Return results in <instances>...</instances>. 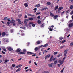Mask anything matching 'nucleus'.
I'll return each mask as SVG.
<instances>
[{"mask_svg": "<svg viewBox=\"0 0 73 73\" xmlns=\"http://www.w3.org/2000/svg\"><path fill=\"white\" fill-rule=\"evenodd\" d=\"M24 6L26 7H27L28 6V5L27 4V3H25L24 4Z\"/></svg>", "mask_w": 73, "mask_h": 73, "instance_id": "19", "label": "nucleus"}, {"mask_svg": "<svg viewBox=\"0 0 73 73\" xmlns=\"http://www.w3.org/2000/svg\"><path fill=\"white\" fill-rule=\"evenodd\" d=\"M65 47V46L64 45L61 46L60 47V49H61L62 48H64V47Z\"/></svg>", "mask_w": 73, "mask_h": 73, "instance_id": "22", "label": "nucleus"}, {"mask_svg": "<svg viewBox=\"0 0 73 73\" xmlns=\"http://www.w3.org/2000/svg\"><path fill=\"white\" fill-rule=\"evenodd\" d=\"M15 23V21L13 20H12L11 21V23Z\"/></svg>", "mask_w": 73, "mask_h": 73, "instance_id": "39", "label": "nucleus"}, {"mask_svg": "<svg viewBox=\"0 0 73 73\" xmlns=\"http://www.w3.org/2000/svg\"><path fill=\"white\" fill-rule=\"evenodd\" d=\"M19 66L18 65L16 67V68H19Z\"/></svg>", "mask_w": 73, "mask_h": 73, "instance_id": "59", "label": "nucleus"}, {"mask_svg": "<svg viewBox=\"0 0 73 73\" xmlns=\"http://www.w3.org/2000/svg\"><path fill=\"white\" fill-rule=\"evenodd\" d=\"M59 40H62V39H63V38L61 37L59 38Z\"/></svg>", "mask_w": 73, "mask_h": 73, "instance_id": "40", "label": "nucleus"}, {"mask_svg": "<svg viewBox=\"0 0 73 73\" xmlns=\"http://www.w3.org/2000/svg\"><path fill=\"white\" fill-rule=\"evenodd\" d=\"M71 15H72L73 14V11H72L70 13Z\"/></svg>", "mask_w": 73, "mask_h": 73, "instance_id": "58", "label": "nucleus"}, {"mask_svg": "<svg viewBox=\"0 0 73 73\" xmlns=\"http://www.w3.org/2000/svg\"><path fill=\"white\" fill-rule=\"evenodd\" d=\"M8 19H9L8 18L5 17L4 18V19H3V20L5 21V20H8Z\"/></svg>", "mask_w": 73, "mask_h": 73, "instance_id": "23", "label": "nucleus"}, {"mask_svg": "<svg viewBox=\"0 0 73 73\" xmlns=\"http://www.w3.org/2000/svg\"><path fill=\"white\" fill-rule=\"evenodd\" d=\"M50 14L51 17H53V16H54V15L53 14V13H52L50 12Z\"/></svg>", "mask_w": 73, "mask_h": 73, "instance_id": "16", "label": "nucleus"}, {"mask_svg": "<svg viewBox=\"0 0 73 73\" xmlns=\"http://www.w3.org/2000/svg\"><path fill=\"white\" fill-rule=\"evenodd\" d=\"M32 26H33V27H35V25H36V24H33H33H32Z\"/></svg>", "mask_w": 73, "mask_h": 73, "instance_id": "42", "label": "nucleus"}, {"mask_svg": "<svg viewBox=\"0 0 73 73\" xmlns=\"http://www.w3.org/2000/svg\"><path fill=\"white\" fill-rule=\"evenodd\" d=\"M65 42V41L64 40L63 41H62L61 43H62V44H63V43H64Z\"/></svg>", "mask_w": 73, "mask_h": 73, "instance_id": "53", "label": "nucleus"}, {"mask_svg": "<svg viewBox=\"0 0 73 73\" xmlns=\"http://www.w3.org/2000/svg\"><path fill=\"white\" fill-rule=\"evenodd\" d=\"M2 49H3V50L5 49V48H4V47L2 46Z\"/></svg>", "mask_w": 73, "mask_h": 73, "instance_id": "57", "label": "nucleus"}, {"mask_svg": "<svg viewBox=\"0 0 73 73\" xmlns=\"http://www.w3.org/2000/svg\"><path fill=\"white\" fill-rule=\"evenodd\" d=\"M29 20L25 19L24 20V24L25 25V26L27 27V28L28 27V25H27V21H28Z\"/></svg>", "mask_w": 73, "mask_h": 73, "instance_id": "4", "label": "nucleus"}, {"mask_svg": "<svg viewBox=\"0 0 73 73\" xmlns=\"http://www.w3.org/2000/svg\"><path fill=\"white\" fill-rule=\"evenodd\" d=\"M13 49L12 48L10 47H9V51H11L12 52L13 51Z\"/></svg>", "mask_w": 73, "mask_h": 73, "instance_id": "24", "label": "nucleus"}, {"mask_svg": "<svg viewBox=\"0 0 73 73\" xmlns=\"http://www.w3.org/2000/svg\"><path fill=\"white\" fill-rule=\"evenodd\" d=\"M58 63L61 65H62L63 64V63H64V60H60L58 61Z\"/></svg>", "mask_w": 73, "mask_h": 73, "instance_id": "1", "label": "nucleus"}, {"mask_svg": "<svg viewBox=\"0 0 73 73\" xmlns=\"http://www.w3.org/2000/svg\"><path fill=\"white\" fill-rule=\"evenodd\" d=\"M35 7H40V5L38 4L36 5Z\"/></svg>", "mask_w": 73, "mask_h": 73, "instance_id": "35", "label": "nucleus"}, {"mask_svg": "<svg viewBox=\"0 0 73 73\" xmlns=\"http://www.w3.org/2000/svg\"><path fill=\"white\" fill-rule=\"evenodd\" d=\"M40 48V47H35L34 49V50H35V51H37Z\"/></svg>", "mask_w": 73, "mask_h": 73, "instance_id": "8", "label": "nucleus"}, {"mask_svg": "<svg viewBox=\"0 0 73 73\" xmlns=\"http://www.w3.org/2000/svg\"><path fill=\"white\" fill-rule=\"evenodd\" d=\"M47 52H48V51H46L45 50H43V52H44V53H46ZM44 52H43V54L44 53Z\"/></svg>", "mask_w": 73, "mask_h": 73, "instance_id": "41", "label": "nucleus"}, {"mask_svg": "<svg viewBox=\"0 0 73 73\" xmlns=\"http://www.w3.org/2000/svg\"><path fill=\"white\" fill-rule=\"evenodd\" d=\"M37 8H35L34 9V12H36V11H37Z\"/></svg>", "mask_w": 73, "mask_h": 73, "instance_id": "27", "label": "nucleus"}, {"mask_svg": "<svg viewBox=\"0 0 73 73\" xmlns=\"http://www.w3.org/2000/svg\"><path fill=\"white\" fill-rule=\"evenodd\" d=\"M29 19L30 20H31V21L33 20H34V19L33 18H29Z\"/></svg>", "mask_w": 73, "mask_h": 73, "instance_id": "37", "label": "nucleus"}, {"mask_svg": "<svg viewBox=\"0 0 73 73\" xmlns=\"http://www.w3.org/2000/svg\"><path fill=\"white\" fill-rule=\"evenodd\" d=\"M29 26V27H28V29H31V26H29V25H28Z\"/></svg>", "mask_w": 73, "mask_h": 73, "instance_id": "44", "label": "nucleus"}, {"mask_svg": "<svg viewBox=\"0 0 73 73\" xmlns=\"http://www.w3.org/2000/svg\"><path fill=\"white\" fill-rule=\"evenodd\" d=\"M3 50H4V51L5 52H7V50H6V49H4Z\"/></svg>", "mask_w": 73, "mask_h": 73, "instance_id": "61", "label": "nucleus"}, {"mask_svg": "<svg viewBox=\"0 0 73 73\" xmlns=\"http://www.w3.org/2000/svg\"><path fill=\"white\" fill-rule=\"evenodd\" d=\"M25 52L23 51L22 52H19L18 53L19 54H25Z\"/></svg>", "mask_w": 73, "mask_h": 73, "instance_id": "13", "label": "nucleus"}, {"mask_svg": "<svg viewBox=\"0 0 73 73\" xmlns=\"http://www.w3.org/2000/svg\"><path fill=\"white\" fill-rule=\"evenodd\" d=\"M28 67H25V70H26V69H28Z\"/></svg>", "mask_w": 73, "mask_h": 73, "instance_id": "54", "label": "nucleus"}, {"mask_svg": "<svg viewBox=\"0 0 73 73\" xmlns=\"http://www.w3.org/2000/svg\"><path fill=\"white\" fill-rule=\"evenodd\" d=\"M2 53L3 54H5V52H4V51H2Z\"/></svg>", "mask_w": 73, "mask_h": 73, "instance_id": "45", "label": "nucleus"}, {"mask_svg": "<svg viewBox=\"0 0 73 73\" xmlns=\"http://www.w3.org/2000/svg\"><path fill=\"white\" fill-rule=\"evenodd\" d=\"M20 28H22L23 29H25L26 28H25V27H20Z\"/></svg>", "mask_w": 73, "mask_h": 73, "instance_id": "46", "label": "nucleus"}, {"mask_svg": "<svg viewBox=\"0 0 73 73\" xmlns=\"http://www.w3.org/2000/svg\"><path fill=\"white\" fill-rule=\"evenodd\" d=\"M20 51H21V49L20 48H18L17 49V52H20Z\"/></svg>", "mask_w": 73, "mask_h": 73, "instance_id": "14", "label": "nucleus"}, {"mask_svg": "<svg viewBox=\"0 0 73 73\" xmlns=\"http://www.w3.org/2000/svg\"><path fill=\"white\" fill-rule=\"evenodd\" d=\"M44 25H45V24L43 23L42 25H41V27H44Z\"/></svg>", "mask_w": 73, "mask_h": 73, "instance_id": "43", "label": "nucleus"}, {"mask_svg": "<svg viewBox=\"0 0 73 73\" xmlns=\"http://www.w3.org/2000/svg\"><path fill=\"white\" fill-rule=\"evenodd\" d=\"M7 49H8V50H9V47H7Z\"/></svg>", "mask_w": 73, "mask_h": 73, "instance_id": "62", "label": "nucleus"}, {"mask_svg": "<svg viewBox=\"0 0 73 73\" xmlns=\"http://www.w3.org/2000/svg\"><path fill=\"white\" fill-rule=\"evenodd\" d=\"M61 65L60 64H58V67H60Z\"/></svg>", "mask_w": 73, "mask_h": 73, "instance_id": "56", "label": "nucleus"}, {"mask_svg": "<svg viewBox=\"0 0 73 73\" xmlns=\"http://www.w3.org/2000/svg\"><path fill=\"white\" fill-rule=\"evenodd\" d=\"M20 70H21L20 68H19L17 70H16V72H19V71H20Z\"/></svg>", "mask_w": 73, "mask_h": 73, "instance_id": "36", "label": "nucleus"}, {"mask_svg": "<svg viewBox=\"0 0 73 73\" xmlns=\"http://www.w3.org/2000/svg\"><path fill=\"white\" fill-rule=\"evenodd\" d=\"M6 25L7 26H9V22H7Z\"/></svg>", "mask_w": 73, "mask_h": 73, "instance_id": "30", "label": "nucleus"}, {"mask_svg": "<svg viewBox=\"0 0 73 73\" xmlns=\"http://www.w3.org/2000/svg\"><path fill=\"white\" fill-rule=\"evenodd\" d=\"M52 61H55V60H56V58H52Z\"/></svg>", "mask_w": 73, "mask_h": 73, "instance_id": "47", "label": "nucleus"}, {"mask_svg": "<svg viewBox=\"0 0 73 73\" xmlns=\"http://www.w3.org/2000/svg\"><path fill=\"white\" fill-rule=\"evenodd\" d=\"M47 4L48 5H50L51 4V3L50 2H48L47 3Z\"/></svg>", "mask_w": 73, "mask_h": 73, "instance_id": "20", "label": "nucleus"}, {"mask_svg": "<svg viewBox=\"0 0 73 73\" xmlns=\"http://www.w3.org/2000/svg\"><path fill=\"white\" fill-rule=\"evenodd\" d=\"M73 6L72 5H71L70 6V9H72L73 8Z\"/></svg>", "mask_w": 73, "mask_h": 73, "instance_id": "52", "label": "nucleus"}, {"mask_svg": "<svg viewBox=\"0 0 73 73\" xmlns=\"http://www.w3.org/2000/svg\"><path fill=\"white\" fill-rule=\"evenodd\" d=\"M54 27V26L52 25V26H51V27H49V28H49V30L50 31H53V30H54V29H53V27Z\"/></svg>", "mask_w": 73, "mask_h": 73, "instance_id": "3", "label": "nucleus"}, {"mask_svg": "<svg viewBox=\"0 0 73 73\" xmlns=\"http://www.w3.org/2000/svg\"><path fill=\"white\" fill-rule=\"evenodd\" d=\"M48 46V44H46L45 45H44L43 48H45L46 47Z\"/></svg>", "mask_w": 73, "mask_h": 73, "instance_id": "29", "label": "nucleus"}, {"mask_svg": "<svg viewBox=\"0 0 73 73\" xmlns=\"http://www.w3.org/2000/svg\"><path fill=\"white\" fill-rule=\"evenodd\" d=\"M6 34V33H5L4 32H3V33H2V36H5V34Z\"/></svg>", "mask_w": 73, "mask_h": 73, "instance_id": "17", "label": "nucleus"}, {"mask_svg": "<svg viewBox=\"0 0 73 73\" xmlns=\"http://www.w3.org/2000/svg\"><path fill=\"white\" fill-rule=\"evenodd\" d=\"M41 21L40 20H39L38 21V24H40V23H41Z\"/></svg>", "mask_w": 73, "mask_h": 73, "instance_id": "31", "label": "nucleus"}, {"mask_svg": "<svg viewBox=\"0 0 73 73\" xmlns=\"http://www.w3.org/2000/svg\"><path fill=\"white\" fill-rule=\"evenodd\" d=\"M33 22H30L29 23V24H30V25H32L33 24Z\"/></svg>", "mask_w": 73, "mask_h": 73, "instance_id": "33", "label": "nucleus"}, {"mask_svg": "<svg viewBox=\"0 0 73 73\" xmlns=\"http://www.w3.org/2000/svg\"><path fill=\"white\" fill-rule=\"evenodd\" d=\"M13 31H14V30H13V29H11V33L13 32Z\"/></svg>", "mask_w": 73, "mask_h": 73, "instance_id": "51", "label": "nucleus"}, {"mask_svg": "<svg viewBox=\"0 0 73 73\" xmlns=\"http://www.w3.org/2000/svg\"><path fill=\"white\" fill-rule=\"evenodd\" d=\"M54 65H55V64H54V63H52L51 64H48V66L49 67H53V66H54Z\"/></svg>", "mask_w": 73, "mask_h": 73, "instance_id": "2", "label": "nucleus"}, {"mask_svg": "<svg viewBox=\"0 0 73 73\" xmlns=\"http://www.w3.org/2000/svg\"><path fill=\"white\" fill-rule=\"evenodd\" d=\"M42 41H38L36 42L37 44H41V43H42Z\"/></svg>", "mask_w": 73, "mask_h": 73, "instance_id": "9", "label": "nucleus"}, {"mask_svg": "<svg viewBox=\"0 0 73 73\" xmlns=\"http://www.w3.org/2000/svg\"><path fill=\"white\" fill-rule=\"evenodd\" d=\"M50 56V54H48L47 55L45 56V60H46L47 59V58H49Z\"/></svg>", "mask_w": 73, "mask_h": 73, "instance_id": "7", "label": "nucleus"}, {"mask_svg": "<svg viewBox=\"0 0 73 73\" xmlns=\"http://www.w3.org/2000/svg\"><path fill=\"white\" fill-rule=\"evenodd\" d=\"M8 61H9V60L7 59L4 62L5 64H6V63H7V62H8Z\"/></svg>", "mask_w": 73, "mask_h": 73, "instance_id": "28", "label": "nucleus"}, {"mask_svg": "<svg viewBox=\"0 0 73 73\" xmlns=\"http://www.w3.org/2000/svg\"><path fill=\"white\" fill-rule=\"evenodd\" d=\"M68 50H66L64 51V56H66V54H67V53H68Z\"/></svg>", "mask_w": 73, "mask_h": 73, "instance_id": "5", "label": "nucleus"}, {"mask_svg": "<svg viewBox=\"0 0 73 73\" xmlns=\"http://www.w3.org/2000/svg\"><path fill=\"white\" fill-rule=\"evenodd\" d=\"M66 13H68L69 12V10H68L66 11Z\"/></svg>", "mask_w": 73, "mask_h": 73, "instance_id": "48", "label": "nucleus"}, {"mask_svg": "<svg viewBox=\"0 0 73 73\" xmlns=\"http://www.w3.org/2000/svg\"><path fill=\"white\" fill-rule=\"evenodd\" d=\"M57 17H58V15H56L54 16V20H56V19H57Z\"/></svg>", "mask_w": 73, "mask_h": 73, "instance_id": "15", "label": "nucleus"}, {"mask_svg": "<svg viewBox=\"0 0 73 73\" xmlns=\"http://www.w3.org/2000/svg\"><path fill=\"white\" fill-rule=\"evenodd\" d=\"M73 25L72 23H71L69 25V27H72L73 26Z\"/></svg>", "mask_w": 73, "mask_h": 73, "instance_id": "25", "label": "nucleus"}, {"mask_svg": "<svg viewBox=\"0 0 73 73\" xmlns=\"http://www.w3.org/2000/svg\"><path fill=\"white\" fill-rule=\"evenodd\" d=\"M69 30V27L66 28L64 29V31L66 32H68V31Z\"/></svg>", "mask_w": 73, "mask_h": 73, "instance_id": "10", "label": "nucleus"}, {"mask_svg": "<svg viewBox=\"0 0 73 73\" xmlns=\"http://www.w3.org/2000/svg\"><path fill=\"white\" fill-rule=\"evenodd\" d=\"M34 64L35 65H37V63L36 62H34Z\"/></svg>", "mask_w": 73, "mask_h": 73, "instance_id": "60", "label": "nucleus"}, {"mask_svg": "<svg viewBox=\"0 0 73 73\" xmlns=\"http://www.w3.org/2000/svg\"><path fill=\"white\" fill-rule=\"evenodd\" d=\"M31 62H32V61H31V60H30V61H29V64H31Z\"/></svg>", "mask_w": 73, "mask_h": 73, "instance_id": "63", "label": "nucleus"}, {"mask_svg": "<svg viewBox=\"0 0 73 73\" xmlns=\"http://www.w3.org/2000/svg\"><path fill=\"white\" fill-rule=\"evenodd\" d=\"M47 9H48V8L47 7H46L45 8H42V9H41V10L42 11H43V10H44V11H46V10Z\"/></svg>", "mask_w": 73, "mask_h": 73, "instance_id": "12", "label": "nucleus"}, {"mask_svg": "<svg viewBox=\"0 0 73 73\" xmlns=\"http://www.w3.org/2000/svg\"><path fill=\"white\" fill-rule=\"evenodd\" d=\"M57 53H58V52H55L54 53V55H56V54H57Z\"/></svg>", "mask_w": 73, "mask_h": 73, "instance_id": "32", "label": "nucleus"}, {"mask_svg": "<svg viewBox=\"0 0 73 73\" xmlns=\"http://www.w3.org/2000/svg\"><path fill=\"white\" fill-rule=\"evenodd\" d=\"M16 20L18 21V23L20 24L23 23V22H22V23H21V21H20V20L19 19H16Z\"/></svg>", "mask_w": 73, "mask_h": 73, "instance_id": "6", "label": "nucleus"}, {"mask_svg": "<svg viewBox=\"0 0 73 73\" xmlns=\"http://www.w3.org/2000/svg\"><path fill=\"white\" fill-rule=\"evenodd\" d=\"M15 66H16V65L15 64H12V66L13 67V68H14V67H15Z\"/></svg>", "mask_w": 73, "mask_h": 73, "instance_id": "50", "label": "nucleus"}, {"mask_svg": "<svg viewBox=\"0 0 73 73\" xmlns=\"http://www.w3.org/2000/svg\"><path fill=\"white\" fill-rule=\"evenodd\" d=\"M58 6L55 7L54 9L55 10H57V9H58Z\"/></svg>", "mask_w": 73, "mask_h": 73, "instance_id": "26", "label": "nucleus"}, {"mask_svg": "<svg viewBox=\"0 0 73 73\" xmlns=\"http://www.w3.org/2000/svg\"><path fill=\"white\" fill-rule=\"evenodd\" d=\"M40 16H38L37 17V19H40Z\"/></svg>", "mask_w": 73, "mask_h": 73, "instance_id": "64", "label": "nucleus"}, {"mask_svg": "<svg viewBox=\"0 0 73 73\" xmlns=\"http://www.w3.org/2000/svg\"><path fill=\"white\" fill-rule=\"evenodd\" d=\"M28 16H31L32 17H33V16H34V15H32V14H29L28 15Z\"/></svg>", "mask_w": 73, "mask_h": 73, "instance_id": "38", "label": "nucleus"}, {"mask_svg": "<svg viewBox=\"0 0 73 73\" xmlns=\"http://www.w3.org/2000/svg\"><path fill=\"white\" fill-rule=\"evenodd\" d=\"M54 62V65H56V64H57V62H58V61L57 60H55Z\"/></svg>", "mask_w": 73, "mask_h": 73, "instance_id": "18", "label": "nucleus"}, {"mask_svg": "<svg viewBox=\"0 0 73 73\" xmlns=\"http://www.w3.org/2000/svg\"><path fill=\"white\" fill-rule=\"evenodd\" d=\"M27 54H30V55L33 54V53L30 52H28L27 53Z\"/></svg>", "mask_w": 73, "mask_h": 73, "instance_id": "21", "label": "nucleus"}, {"mask_svg": "<svg viewBox=\"0 0 73 73\" xmlns=\"http://www.w3.org/2000/svg\"><path fill=\"white\" fill-rule=\"evenodd\" d=\"M70 46H73V42H72L71 43H70Z\"/></svg>", "mask_w": 73, "mask_h": 73, "instance_id": "34", "label": "nucleus"}, {"mask_svg": "<svg viewBox=\"0 0 73 73\" xmlns=\"http://www.w3.org/2000/svg\"><path fill=\"white\" fill-rule=\"evenodd\" d=\"M25 35V34L24 33H22L21 34V35L22 36H24Z\"/></svg>", "mask_w": 73, "mask_h": 73, "instance_id": "55", "label": "nucleus"}, {"mask_svg": "<svg viewBox=\"0 0 73 73\" xmlns=\"http://www.w3.org/2000/svg\"><path fill=\"white\" fill-rule=\"evenodd\" d=\"M43 73H49V72L48 71H44Z\"/></svg>", "mask_w": 73, "mask_h": 73, "instance_id": "49", "label": "nucleus"}, {"mask_svg": "<svg viewBox=\"0 0 73 73\" xmlns=\"http://www.w3.org/2000/svg\"><path fill=\"white\" fill-rule=\"evenodd\" d=\"M62 9H63V7H60L58 9V11H60V10Z\"/></svg>", "mask_w": 73, "mask_h": 73, "instance_id": "11", "label": "nucleus"}]
</instances>
